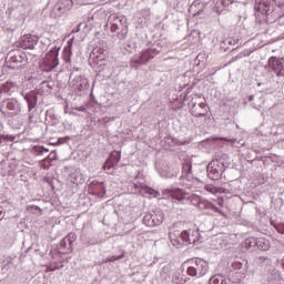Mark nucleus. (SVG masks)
<instances>
[{"mask_svg":"<svg viewBox=\"0 0 284 284\" xmlns=\"http://www.w3.org/2000/svg\"><path fill=\"white\" fill-rule=\"evenodd\" d=\"M16 85L14 82L7 81L0 84V99L3 94H10L14 90Z\"/></svg>","mask_w":284,"mask_h":284,"instance_id":"4468645a","label":"nucleus"},{"mask_svg":"<svg viewBox=\"0 0 284 284\" xmlns=\"http://www.w3.org/2000/svg\"><path fill=\"white\" fill-rule=\"evenodd\" d=\"M258 240L256 237H248L244 241L245 247H256Z\"/></svg>","mask_w":284,"mask_h":284,"instance_id":"b1692460","label":"nucleus"},{"mask_svg":"<svg viewBox=\"0 0 284 284\" xmlns=\"http://www.w3.org/2000/svg\"><path fill=\"white\" fill-rule=\"evenodd\" d=\"M37 43H39V38L32 34H24L20 39V48L23 50H34Z\"/></svg>","mask_w":284,"mask_h":284,"instance_id":"39448f33","label":"nucleus"},{"mask_svg":"<svg viewBox=\"0 0 284 284\" xmlns=\"http://www.w3.org/2000/svg\"><path fill=\"white\" fill-rule=\"evenodd\" d=\"M40 165L41 168H43V170H48V165L45 164V159L40 161Z\"/></svg>","mask_w":284,"mask_h":284,"instance_id":"473e14b6","label":"nucleus"},{"mask_svg":"<svg viewBox=\"0 0 284 284\" xmlns=\"http://www.w3.org/2000/svg\"><path fill=\"white\" fill-rule=\"evenodd\" d=\"M79 110H80V112H84L85 108L81 106Z\"/></svg>","mask_w":284,"mask_h":284,"instance_id":"58836bf2","label":"nucleus"},{"mask_svg":"<svg viewBox=\"0 0 284 284\" xmlns=\"http://www.w3.org/2000/svg\"><path fill=\"white\" fill-rule=\"evenodd\" d=\"M143 223L148 225V227H156V225L163 223V217L156 219V215L146 214L143 217Z\"/></svg>","mask_w":284,"mask_h":284,"instance_id":"9d476101","label":"nucleus"},{"mask_svg":"<svg viewBox=\"0 0 284 284\" xmlns=\"http://www.w3.org/2000/svg\"><path fill=\"white\" fill-rule=\"evenodd\" d=\"M230 1V3H234V1H232V0H229Z\"/></svg>","mask_w":284,"mask_h":284,"instance_id":"79ce46f5","label":"nucleus"},{"mask_svg":"<svg viewBox=\"0 0 284 284\" xmlns=\"http://www.w3.org/2000/svg\"><path fill=\"white\" fill-rule=\"evenodd\" d=\"M114 165H116L114 162L106 160L103 165L105 174H114Z\"/></svg>","mask_w":284,"mask_h":284,"instance_id":"a211bd4d","label":"nucleus"},{"mask_svg":"<svg viewBox=\"0 0 284 284\" xmlns=\"http://www.w3.org/2000/svg\"><path fill=\"white\" fill-rule=\"evenodd\" d=\"M100 187H101L102 190H105V186H103V183H100Z\"/></svg>","mask_w":284,"mask_h":284,"instance_id":"ea45409f","label":"nucleus"},{"mask_svg":"<svg viewBox=\"0 0 284 284\" xmlns=\"http://www.w3.org/2000/svg\"><path fill=\"white\" fill-rule=\"evenodd\" d=\"M169 239H170L171 245H173V247H181L183 245V242H181V240H179V234H176L175 232H170Z\"/></svg>","mask_w":284,"mask_h":284,"instance_id":"dca6fc26","label":"nucleus"},{"mask_svg":"<svg viewBox=\"0 0 284 284\" xmlns=\"http://www.w3.org/2000/svg\"><path fill=\"white\" fill-rule=\"evenodd\" d=\"M260 261H267V257L261 256Z\"/></svg>","mask_w":284,"mask_h":284,"instance_id":"4c0bfd02","label":"nucleus"},{"mask_svg":"<svg viewBox=\"0 0 284 284\" xmlns=\"http://www.w3.org/2000/svg\"><path fill=\"white\" fill-rule=\"evenodd\" d=\"M47 270H48V272H54V270H57V267L48 266Z\"/></svg>","mask_w":284,"mask_h":284,"instance_id":"f704fd0d","label":"nucleus"},{"mask_svg":"<svg viewBox=\"0 0 284 284\" xmlns=\"http://www.w3.org/2000/svg\"><path fill=\"white\" fill-rule=\"evenodd\" d=\"M210 284H223V282L217 275H214L213 277L210 278Z\"/></svg>","mask_w":284,"mask_h":284,"instance_id":"c85d7f7f","label":"nucleus"},{"mask_svg":"<svg viewBox=\"0 0 284 284\" xmlns=\"http://www.w3.org/2000/svg\"><path fill=\"white\" fill-rule=\"evenodd\" d=\"M206 192H210L211 194H216V192H219V189H216L215 186L212 185H207L205 186Z\"/></svg>","mask_w":284,"mask_h":284,"instance_id":"c756f323","label":"nucleus"},{"mask_svg":"<svg viewBox=\"0 0 284 284\" xmlns=\"http://www.w3.org/2000/svg\"><path fill=\"white\" fill-rule=\"evenodd\" d=\"M191 114L193 116H205L207 114V104L205 102L194 104L191 109Z\"/></svg>","mask_w":284,"mask_h":284,"instance_id":"9b49d317","label":"nucleus"},{"mask_svg":"<svg viewBox=\"0 0 284 284\" xmlns=\"http://www.w3.org/2000/svg\"><path fill=\"white\" fill-rule=\"evenodd\" d=\"M219 205H220L221 207H223V199H221V200L219 201Z\"/></svg>","mask_w":284,"mask_h":284,"instance_id":"e433bc0d","label":"nucleus"},{"mask_svg":"<svg viewBox=\"0 0 284 284\" xmlns=\"http://www.w3.org/2000/svg\"><path fill=\"white\" fill-rule=\"evenodd\" d=\"M24 99L27 100L29 112H32L34 108H37V102L39 99L37 98V94L34 93H28Z\"/></svg>","mask_w":284,"mask_h":284,"instance_id":"2eb2a0df","label":"nucleus"},{"mask_svg":"<svg viewBox=\"0 0 284 284\" xmlns=\"http://www.w3.org/2000/svg\"><path fill=\"white\" fill-rule=\"evenodd\" d=\"M219 141H226L227 143H234L233 140H230L227 138H219Z\"/></svg>","mask_w":284,"mask_h":284,"instance_id":"72a5a7b5","label":"nucleus"},{"mask_svg":"<svg viewBox=\"0 0 284 284\" xmlns=\"http://www.w3.org/2000/svg\"><path fill=\"white\" fill-rule=\"evenodd\" d=\"M197 207L199 210H212V212H216L217 214H221V216H225V214H223V211H221L219 207H216L214 204H212L207 200H202L199 203Z\"/></svg>","mask_w":284,"mask_h":284,"instance_id":"ddd939ff","label":"nucleus"},{"mask_svg":"<svg viewBox=\"0 0 284 284\" xmlns=\"http://www.w3.org/2000/svg\"><path fill=\"white\" fill-rule=\"evenodd\" d=\"M163 196H171V199H175V201H185L187 199V193H185L181 189H175V190H164L163 191Z\"/></svg>","mask_w":284,"mask_h":284,"instance_id":"1a4fd4ad","label":"nucleus"},{"mask_svg":"<svg viewBox=\"0 0 284 284\" xmlns=\"http://www.w3.org/2000/svg\"><path fill=\"white\" fill-rule=\"evenodd\" d=\"M222 4L225 6V1H222Z\"/></svg>","mask_w":284,"mask_h":284,"instance_id":"a19ab883","label":"nucleus"},{"mask_svg":"<svg viewBox=\"0 0 284 284\" xmlns=\"http://www.w3.org/2000/svg\"><path fill=\"white\" fill-rule=\"evenodd\" d=\"M186 268L187 276H195V278H201L210 272V264L203 258H192L183 263Z\"/></svg>","mask_w":284,"mask_h":284,"instance_id":"f257e3e1","label":"nucleus"},{"mask_svg":"<svg viewBox=\"0 0 284 284\" xmlns=\"http://www.w3.org/2000/svg\"><path fill=\"white\" fill-rule=\"evenodd\" d=\"M1 141H14L12 135H0V143Z\"/></svg>","mask_w":284,"mask_h":284,"instance_id":"7c9ffc66","label":"nucleus"},{"mask_svg":"<svg viewBox=\"0 0 284 284\" xmlns=\"http://www.w3.org/2000/svg\"><path fill=\"white\" fill-rule=\"evenodd\" d=\"M7 109L11 110L12 112H19V102L14 99H11L7 103Z\"/></svg>","mask_w":284,"mask_h":284,"instance_id":"412c9836","label":"nucleus"},{"mask_svg":"<svg viewBox=\"0 0 284 284\" xmlns=\"http://www.w3.org/2000/svg\"><path fill=\"white\" fill-rule=\"evenodd\" d=\"M180 239L182 241V244L183 243H186V245H192L194 244L196 241H199V231L196 230H192V229H189L186 231H183L181 234H180Z\"/></svg>","mask_w":284,"mask_h":284,"instance_id":"0eeeda50","label":"nucleus"},{"mask_svg":"<svg viewBox=\"0 0 284 284\" xmlns=\"http://www.w3.org/2000/svg\"><path fill=\"white\" fill-rule=\"evenodd\" d=\"M156 51L154 49H146L140 55H134L130 62L131 68L136 69L138 65H143V63H148L150 59H154Z\"/></svg>","mask_w":284,"mask_h":284,"instance_id":"f03ea898","label":"nucleus"},{"mask_svg":"<svg viewBox=\"0 0 284 284\" xmlns=\"http://www.w3.org/2000/svg\"><path fill=\"white\" fill-rule=\"evenodd\" d=\"M44 65L48 70H54L59 65V51L50 50L44 57Z\"/></svg>","mask_w":284,"mask_h":284,"instance_id":"423d86ee","label":"nucleus"},{"mask_svg":"<svg viewBox=\"0 0 284 284\" xmlns=\"http://www.w3.org/2000/svg\"><path fill=\"white\" fill-rule=\"evenodd\" d=\"M125 21H128V19H125V17H123V18H115L113 20L112 26H123L125 23Z\"/></svg>","mask_w":284,"mask_h":284,"instance_id":"bb28decb","label":"nucleus"},{"mask_svg":"<svg viewBox=\"0 0 284 284\" xmlns=\"http://www.w3.org/2000/svg\"><path fill=\"white\" fill-rule=\"evenodd\" d=\"M23 61H26V53H23V51H11L9 53L8 63L11 70L21 68V63H23Z\"/></svg>","mask_w":284,"mask_h":284,"instance_id":"7ed1b4c3","label":"nucleus"},{"mask_svg":"<svg viewBox=\"0 0 284 284\" xmlns=\"http://www.w3.org/2000/svg\"><path fill=\"white\" fill-rule=\"evenodd\" d=\"M203 200L199 195H191L190 196V202L192 205H195V207H199V203H201Z\"/></svg>","mask_w":284,"mask_h":284,"instance_id":"a878e982","label":"nucleus"},{"mask_svg":"<svg viewBox=\"0 0 284 284\" xmlns=\"http://www.w3.org/2000/svg\"><path fill=\"white\" fill-rule=\"evenodd\" d=\"M182 171H183L185 174H190V172H192V164H190V163L183 164Z\"/></svg>","mask_w":284,"mask_h":284,"instance_id":"cd10ccee","label":"nucleus"},{"mask_svg":"<svg viewBox=\"0 0 284 284\" xmlns=\"http://www.w3.org/2000/svg\"><path fill=\"white\" fill-rule=\"evenodd\" d=\"M207 176L211 181H219L221 179V164L219 160H213L206 168Z\"/></svg>","mask_w":284,"mask_h":284,"instance_id":"20e7f679","label":"nucleus"},{"mask_svg":"<svg viewBox=\"0 0 284 284\" xmlns=\"http://www.w3.org/2000/svg\"><path fill=\"white\" fill-rule=\"evenodd\" d=\"M116 30H121V26L112 24L111 32H116Z\"/></svg>","mask_w":284,"mask_h":284,"instance_id":"2f4dec72","label":"nucleus"},{"mask_svg":"<svg viewBox=\"0 0 284 284\" xmlns=\"http://www.w3.org/2000/svg\"><path fill=\"white\" fill-rule=\"evenodd\" d=\"M77 241V234L69 233L68 236H65L62 241V243H69V246L72 247V243Z\"/></svg>","mask_w":284,"mask_h":284,"instance_id":"5701e85b","label":"nucleus"},{"mask_svg":"<svg viewBox=\"0 0 284 284\" xmlns=\"http://www.w3.org/2000/svg\"><path fill=\"white\" fill-rule=\"evenodd\" d=\"M108 160L111 161L112 163H114L115 165H119V163L121 161V151L111 152Z\"/></svg>","mask_w":284,"mask_h":284,"instance_id":"aec40b11","label":"nucleus"},{"mask_svg":"<svg viewBox=\"0 0 284 284\" xmlns=\"http://www.w3.org/2000/svg\"><path fill=\"white\" fill-rule=\"evenodd\" d=\"M144 194H149V196H152L153 199H159L161 196V193L152 187H144Z\"/></svg>","mask_w":284,"mask_h":284,"instance_id":"4be33fe9","label":"nucleus"},{"mask_svg":"<svg viewBox=\"0 0 284 284\" xmlns=\"http://www.w3.org/2000/svg\"><path fill=\"white\" fill-rule=\"evenodd\" d=\"M257 247H258V250H262V252H267V250H270L268 240H266L264 237L257 239Z\"/></svg>","mask_w":284,"mask_h":284,"instance_id":"f3484780","label":"nucleus"},{"mask_svg":"<svg viewBox=\"0 0 284 284\" xmlns=\"http://www.w3.org/2000/svg\"><path fill=\"white\" fill-rule=\"evenodd\" d=\"M268 68H272V70L275 72L276 77H283L284 64H283V60H281L280 58L271 57L268 59Z\"/></svg>","mask_w":284,"mask_h":284,"instance_id":"6e6552de","label":"nucleus"},{"mask_svg":"<svg viewBox=\"0 0 284 284\" xmlns=\"http://www.w3.org/2000/svg\"><path fill=\"white\" fill-rule=\"evenodd\" d=\"M43 152H50V150L45 149L44 146H37V145L32 148V153L37 154V156H41Z\"/></svg>","mask_w":284,"mask_h":284,"instance_id":"393cba45","label":"nucleus"},{"mask_svg":"<svg viewBox=\"0 0 284 284\" xmlns=\"http://www.w3.org/2000/svg\"><path fill=\"white\" fill-rule=\"evenodd\" d=\"M72 6H74V2L72 0H60L57 3V10L59 14H65V12L72 10Z\"/></svg>","mask_w":284,"mask_h":284,"instance_id":"f8f14e48","label":"nucleus"},{"mask_svg":"<svg viewBox=\"0 0 284 284\" xmlns=\"http://www.w3.org/2000/svg\"><path fill=\"white\" fill-rule=\"evenodd\" d=\"M52 154H54V152H51V153H50V156H52Z\"/></svg>","mask_w":284,"mask_h":284,"instance_id":"37998d69","label":"nucleus"},{"mask_svg":"<svg viewBox=\"0 0 284 284\" xmlns=\"http://www.w3.org/2000/svg\"><path fill=\"white\" fill-rule=\"evenodd\" d=\"M3 216H6V213H3V211H0V221H3Z\"/></svg>","mask_w":284,"mask_h":284,"instance_id":"c9c22d12","label":"nucleus"},{"mask_svg":"<svg viewBox=\"0 0 284 284\" xmlns=\"http://www.w3.org/2000/svg\"><path fill=\"white\" fill-rule=\"evenodd\" d=\"M121 258H125V251L121 250L119 255H112L104 260V263H114V261H121Z\"/></svg>","mask_w":284,"mask_h":284,"instance_id":"6ab92c4d","label":"nucleus"}]
</instances>
